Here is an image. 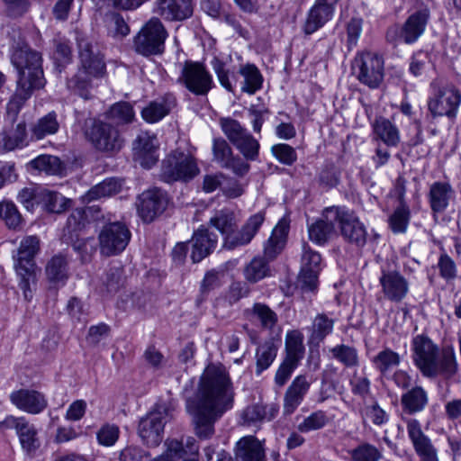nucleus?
Segmentation results:
<instances>
[{"mask_svg": "<svg viewBox=\"0 0 461 461\" xmlns=\"http://www.w3.org/2000/svg\"><path fill=\"white\" fill-rule=\"evenodd\" d=\"M231 382L222 366H209L201 378L194 398L186 401L196 436L207 439L214 434V424L232 407Z\"/></svg>", "mask_w": 461, "mask_h": 461, "instance_id": "f257e3e1", "label": "nucleus"}, {"mask_svg": "<svg viewBox=\"0 0 461 461\" xmlns=\"http://www.w3.org/2000/svg\"><path fill=\"white\" fill-rule=\"evenodd\" d=\"M0 218L5 221L9 229L17 230L23 224L22 215L13 202L0 203Z\"/></svg>", "mask_w": 461, "mask_h": 461, "instance_id": "680f3d73", "label": "nucleus"}, {"mask_svg": "<svg viewBox=\"0 0 461 461\" xmlns=\"http://www.w3.org/2000/svg\"><path fill=\"white\" fill-rule=\"evenodd\" d=\"M428 403V393L421 385H415L408 389L401 396L402 411L409 415H414L423 411Z\"/></svg>", "mask_w": 461, "mask_h": 461, "instance_id": "f704fd0d", "label": "nucleus"}, {"mask_svg": "<svg viewBox=\"0 0 461 461\" xmlns=\"http://www.w3.org/2000/svg\"><path fill=\"white\" fill-rule=\"evenodd\" d=\"M69 260L62 253L52 256L45 266V275L54 287L64 286L69 278Z\"/></svg>", "mask_w": 461, "mask_h": 461, "instance_id": "473e14b6", "label": "nucleus"}, {"mask_svg": "<svg viewBox=\"0 0 461 461\" xmlns=\"http://www.w3.org/2000/svg\"><path fill=\"white\" fill-rule=\"evenodd\" d=\"M212 150L213 161L222 168L234 156L231 147L223 138L213 139Z\"/></svg>", "mask_w": 461, "mask_h": 461, "instance_id": "0e129e2a", "label": "nucleus"}, {"mask_svg": "<svg viewBox=\"0 0 461 461\" xmlns=\"http://www.w3.org/2000/svg\"><path fill=\"white\" fill-rule=\"evenodd\" d=\"M106 118L114 123L116 127L127 125L135 120L133 106L128 102H117L113 104L105 113Z\"/></svg>", "mask_w": 461, "mask_h": 461, "instance_id": "c03bdc74", "label": "nucleus"}, {"mask_svg": "<svg viewBox=\"0 0 461 461\" xmlns=\"http://www.w3.org/2000/svg\"><path fill=\"white\" fill-rule=\"evenodd\" d=\"M238 73L244 79L243 82L240 83V89L242 92L249 95H254L257 91L261 89L263 77L256 65L251 63L241 65Z\"/></svg>", "mask_w": 461, "mask_h": 461, "instance_id": "4c0bfd02", "label": "nucleus"}, {"mask_svg": "<svg viewBox=\"0 0 461 461\" xmlns=\"http://www.w3.org/2000/svg\"><path fill=\"white\" fill-rule=\"evenodd\" d=\"M265 221V213L258 212L251 215L242 228L238 230L234 212L229 208L216 211L209 221L210 226L220 231L223 240V248L233 249L248 245L255 237Z\"/></svg>", "mask_w": 461, "mask_h": 461, "instance_id": "7ed1b4c3", "label": "nucleus"}, {"mask_svg": "<svg viewBox=\"0 0 461 461\" xmlns=\"http://www.w3.org/2000/svg\"><path fill=\"white\" fill-rule=\"evenodd\" d=\"M174 408L167 402H158L140 419L138 435L148 447H158L163 439L164 427L173 419Z\"/></svg>", "mask_w": 461, "mask_h": 461, "instance_id": "0eeeda50", "label": "nucleus"}, {"mask_svg": "<svg viewBox=\"0 0 461 461\" xmlns=\"http://www.w3.org/2000/svg\"><path fill=\"white\" fill-rule=\"evenodd\" d=\"M430 19V11L422 7L411 14L403 24L392 26L386 32L388 42L397 45L399 42L411 45L415 43L425 32Z\"/></svg>", "mask_w": 461, "mask_h": 461, "instance_id": "9d476101", "label": "nucleus"}, {"mask_svg": "<svg viewBox=\"0 0 461 461\" xmlns=\"http://www.w3.org/2000/svg\"><path fill=\"white\" fill-rule=\"evenodd\" d=\"M211 65L221 86L227 91L233 92L238 82L235 72H230V69L226 68L225 63L217 57L212 59Z\"/></svg>", "mask_w": 461, "mask_h": 461, "instance_id": "603ef678", "label": "nucleus"}, {"mask_svg": "<svg viewBox=\"0 0 461 461\" xmlns=\"http://www.w3.org/2000/svg\"><path fill=\"white\" fill-rule=\"evenodd\" d=\"M176 82L195 95H206L214 86L204 65L194 61L185 62Z\"/></svg>", "mask_w": 461, "mask_h": 461, "instance_id": "2eb2a0df", "label": "nucleus"}, {"mask_svg": "<svg viewBox=\"0 0 461 461\" xmlns=\"http://www.w3.org/2000/svg\"><path fill=\"white\" fill-rule=\"evenodd\" d=\"M86 139L101 152H118L124 145V139L118 128L111 122L90 120L84 130Z\"/></svg>", "mask_w": 461, "mask_h": 461, "instance_id": "1a4fd4ad", "label": "nucleus"}, {"mask_svg": "<svg viewBox=\"0 0 461 461\" xmlns=\"http://www.w3.org/2000/svg\"><path fill=\"white\" fill-rule=\"evenodd\" d=\"M374 139L381 140L387 147H396L401 140L400 131L389 119L377 117L372 123Z\"/></svg>", "mask_w": 461, "mask_h": 461, "instance_id": "e433bc0d", "label": "nucleus"}, {"mask_svg": "<svg viewBox=\"0 0 461 461\" xmlns=\"http://www.w3.org/2000/svg\"><path fill=\"white\" fill-rule=\"evenodd\" d=\"M200 172L195 158L181 151H173L161 164L160 179L165 183L187 182Z\"/></svg>", "mask_w": 461, "mask_h": 461, "instance_id": "9b49d317", "label": "nucleus"}, {"mask_svg": "<svg viewBox=\"0 0 461 461\" xmlns=\"http://www.w3.org/2000/svg\"><path fill=\"white\" fill-rule=\"evenodd\" d=\"M408 438L420 461H439L438 449L417 419L405 420Z\"/></svg>", "mask_w": 461, "mask_h": 461, "instance_id": "6ab92c4d", "label": "nucleus"}, {"mask_svg": "<svg viewBox=\"0 0 461 461\" xmlns=\"http://www.w3.org/2000/svg\"><path fill=\"white\" fill-rule=\"evenodd\" d=\"M272 154L282 164L286 166L293 165L297 159L295 149L285 143H279L272 146Z\"/></svg>", "mask_w": 461, "mask_h": 461, "instance_id": "774afa93", "label": "nucleus"}, {"mask_svg": "<svg viewBox=\"0 0 461 461\" xmlns=\"http://www.w3.org/2000/svg\"><path fill=\"white\" fill-rule=\"evenodd\" d=\"M157 138L148 132H142L133 142L135 159L146 168L151 167L158 160Z\"/></svg>", "mask_w": 461, "mask_h": 461, "instance_id": "c756f323", "label": "nucleus"}, {"mask_svg": "<svg viewBox=\"0 0 461 461\" xmlns=\"http://www.w3.org/2000/svg\"><path fill=\"white\" fill-rule=\"evenodd\" d=\"M222 276L223 272L215 269H211L205 273L200 285L199 295L196 299L197 305L203 303L212 291L221 286V277Z\"/></svg>", "mask_w": 461, "mask_h": 461, "instance_id": "864d4df0", "label": "nucleus"}, {"mask_svg": "<svg viewBox=\"0 0 461 461\" xmlns=\"http://www.w3.org/2000/svg\"><path fill=\"white\" fill-rule=\"evenodd\" d=\"M349 454L352 461H379L383 457L382 451L367 442L359 444Z\"/></svg>", "mask_w": 461, "mask_h": 461, "instance_id": "bf43d9fd", "label": "nucleus"}, {"mask_svg": "<svg viewBox=\"0 0 461 461\" xmlns=\"http://www.w3.org/2000/svg\"><path fill=\"white\" fill-rule=\"evenodd\" d=\"M120 437V428L116 424L104 423L96 432V439L99 445L113 447Z\"/></svg>", "mask_w": 461, "mask_h": 461, "instance_id": "338daca9", "label": "nucleus"}, {"mask_svg": "<svg viewBox=\"0 0 461 461\" xmlns=\"http://www.w3.org/2000/svg\"><path fill=\"white\" fill-rule=\"evenodd\" d=\"M354 68L357 79L370 88H376L384 79V60L375 53L367 51L356 57Z\"/></svg>", "mask_w": 461, "mask_h": 461, "instance_id": "a211bd4d", "label": "nucleus"}, {"mask_svg": "<svg viewBox=\"0 0 461 461\" xmlns=\"http://www.w3.org/2000/svg\"><path fill=\"white\" fill-rule=\"evenodd\" d=\"M28 145V135L25 122H19L10 129L0 132V153L23 149Z\"/></svg>", "mask_w": 461, "mask_h": 461, "instance_id": "72a5a7b5", "label": "nucleus"}, {"mask_svg": "<svg viewBox=\"0 0 461 461\" xmlns=\"http://www.w3.org/2000/svg\"><path fill=\"white\" fill-rule=\"evenodd\" d=\"M10 402L19 410L39 414L48 406L45 395L36 390L19 389L10 394Z\"/></svg>", "mask_w": 461, "mask_h": 461, "instance_id": "393cba45", "label": "nucleus"}, {"mask_svg": "<svg viewBox=\"0 0 461 461\" xmlns=\"http://www.w3.org/2000/svg\"><path fill=\"white\" fill-rule=\"evenodd\" d=\"M285 350L286 356L275 375V382L278 386H283L288 381L300 360L303 357L304 346L298 332L293 331L286 334Z\"/></svg>", "mask_w": 461, "mask_h": 461, "instance_id": "f3484780", "label": "nucleus"}, {"mask_svg": "<svg viewBox=\"0 0 461 461\" xmlns=\"http://www.w3.org/2000/svg\"><path fill=\"white\" fill-rule=\"evenodd\" d=\"M321 255L304 244L298 277V282L303 291H314L317 288L318 276L321 270Z\"/></svg>", "mask_w": 461, "mask_h": 461, "instance_id": "4be33fe9", "label": "nucleus"}, {"mask_svg": "<svg viewBox=\"0 0 461 461\" xmlns=\"http://www.w3.org/2000/svg\"><path fill=\"white\" fill-rule=\"evenodd\" d=\"M59 123L57 119V113L52 111L41 117L31 128L32 136L36 140H41L48 135L58 132Z\"/></svg>", "mask_w": 461, "mask_h": 461, "instance_id": "de8ad7c7", "label": "nucleus"}, {"mask_svg": "<svg viewBox=\"0 0 461 461\" xmlns=\"http://www.w3.org/2000/svg\"><path fill=\"white\" fill-rule=\"evenodd\" d=\"M278 347L273 339L266 340L256 350V374L259 375L274 362L277 355Z\"/></svg>", "mask_w": 461, "mask_h": 461, "instance_id": "a18cd8bd", "label": "nucleus"}, {"mask_svg": "<svg viewBox=\"0 0 461 461\" xmlns=\"http://www.w3.org/2000/svg\"><path fill=\"white\" fill-rule=\"evenodd\" d=\"M12 64L18 71L19 86L43 87L45 78L41 67V55L27 44H17L11 55Z\"/></svg>", "mask_w": 461, "mask_h": 461, "instance_id": "423d86ee", "label": "nucleus"}, {"mask_svg": "<svg viewBox=\"0 0 461 461\" xmlns=\"http://www.w3.org/2000/svg\"><path fill=\"white\" fill-rule=\"evenodd\" d=\"M88 224L87 217L84 209L77 208L74 210L67 219V223L64 228V238H72L75 235L80 234Z\"/></svg>", "mask_w": 461, "mask_h": 461, "instance_id": "4d7b16f0", "label": "nucleus"}, {"mask_svg": "<svg viewBox=\"0 0 461 461\" xmlns=\"http://www.w3.org/2000/svg\"><path fill=\"white\" fill-rule=\"evenodd\" d=\"M325 215L330 221H337L340 234L346 242L357 248H363L366 245V228L352 210L346 206L332 205Z\"/></svg>", "mask_w": 461, "mask_h": 461, "instance_id": "6e6552de", "label": "nucleus"}, {"mask_svg": "<svg viewBox=\"0 0 461 461\" xmlns=\"http://www.w3.org/2000/svg\"><path fill=\"white\" fill-rule=\"evenodd\" d=\"M271 276V267L264 257H255L243 268V276L249 284H256Z\"/></svg>", "mask_w": 461, "mask_h": 461, "instance_id": "58836bf2", "label": "nucleus"}, {"mask_svg": "<svg viewBox=\"0 0 461 461\" xmlns=\"http://www.w3.org/2000/svg\"><path fill=\"white\" fill-rule=\"evenodd\" d=\"M32 168L42 171L47 175H61L65 167L61 160L51 155H41L30 162Z\"/></svg>", "mask_w": 461, "mask_h": 461, "instance_id": "8fccbe9b", "label": "nucleus"}, {"mask_svg": "<svg viewBox=\"0 0 461 461\" xmlns=\"http://www.w3.org/2000/svg\"><path fill=\"white\" fill-rule=\"evenodd\" d=\"M122 185L116 178H106L95 185L82 196L83 203H91L104 197L112 196L120 192Z\"/></svg>", "mask_w": 461, "mask_h": 461, "instance_id": "37998d69", "label": "nucleus"}, {"mask_svg": "<svg viewBox=\"0 0 461 461\" xmlns=\"http://www.w3.org/2000/svg\"><path fill=\"white\" fill-rule=\"evenodd\" d=\"M131 239V232L125 222H105L98 233L100 253L106 257L117 256L125 250Z\"/></svg>", "mask_w": 461, "mask_h": 461, "instance_id": "ddd939ff", "label": "nucleus"}, {"mask_svg": "<svg viewBox=\"0 0 461 461\" xmlns=\"http://www.w3.org/2000/svg\"><path fill=\"white\" fill-rule=\"evenodd\" d=\"M176 105V97L172 93H166L151 101L141 111L142 119L149 123H155L166 117Z\"/></svg>", "mask_w": 461, "mask_h": 461, "instance_id": "2f4dec72", "label": "nucleus"}, {"mask_svg": "<svg viewBox=\"0 0 461 461\" xmlns=\"http://www.w3.org/2000/svg\"><path fill=\"white\" fill-rule=\"evenodd\" d=\"M41 240L36 235L24 237L18 247L13 252L14 267L20 278L19 287L23 291L27 301L32 297L30 287L31 278L34 276L36 267L35 257L40 252Z\"/></svg>", "mask_w": 461, "mask_h": 461, "instance_id": "39448f33", "label": "nucleus"}, {"mask_svg": "<svg viewBox=\"0 0 461 461\" xmlns=\"http://www.w3.org/2000/svg\"><path fill=\"white\" fill-rule=\"evenodd\" d=\"M379 285L384 298L393 302H402L409 294L410 284L398 270L381 268Z\"/></svg>", "mask_w": 461, "mask_h": 461, "instance_id": "aec40b11", "label": "nucleus"}, {"mask_svg": "<svg viewBox=\"0 0 461 461\" xmlns=\"http://www.w3.org/2000/svg\"><path fill=\"white\" fill-rule=\"evenodd\" d=\"M331 357L347 368H354L359 366V355L357 349L349 345L339 344L330 348Z\"/></svg>", "mask_w": 461, "mask_h": 461, "instance_id": "09e8293b", "label": "nucleus"}, {"mask_svg": "<svg viewBox=\"0 0 461 461\" xmlns=\"http://www.w3.org/2000/svg\"><path fill=\"white\" fill-rule=\"evenodd\" d=\"M70 203V200L55 191H50L41 187L40 196H38V206H41L45 211L53 213H60L66 210Z\"/></svg>", "mask_w": 461, "mask_h": 461, "instance_id": "79ce46f5", "label": "nucleus"}, {"mask_svg": "<svg viewBox=\"0 0 461 461\" xmlns=\"http://www.w3.org/2000/svg\"><path fill=\"white\" fill-rule=\"evenodd\" d=\"M278 412L279 405L276 402L250 404L241 413L242 424L257 426L266 421H271L277 416Z\"/></svg>", "mask_w": 461, "mask_h": 461, "instance_id": "c85d7f7f", "label": "nucleus"}, {"mask_svg": "<svg viewBox=\"0 0 461 461\" xmlns=\"http://www.w3.org/2000/svg\"><path fill=\"white\" fill-rule=\"evenodd\" d=\"M328 422L329 418L327 413L324 411L319 410L304 418L303 420L298 424L297 429L302 433H308L324 428Z\"/></svg>", "mask_w": 461, "mask_h": 461, "instance_id": "052dcab7", "label": "nucleus"}, {"mask_svg": "<svg viewBox=\"0 0 461 461\" xmlns=\"http://www.w3.org/2000/svg\"><path fill=\"white\" fill-rule=\"evenodd\" d=\"M336 6L323 1L315 0L306 14L302 30L305 35H312L328 22L332 20Z\"/></svg>", "mask_w": 461, "mask_h": 461, "instance_id": "b1692460", "label": "nucleus"}, {"mask_svg": "<svg viewBox=\"0 0 461 461\" xmlns=\"http://www.w3.org/2000/svg\"><path fill=\"white\" fill-rule=\"evenodd\" d=\"M436 268L439 276L446 282L453 281L457 276V267L453 258L445 251L440 253Z\"/></svg>", "mask_w": 461, "mask_h": 461, "instance_id": "69168bd1", "label": "nucleus"}, {"mask_svg": "<svg viewBox=\"0 0 461 461\" xmlns=\"http://www.w3.org/2000/svg\"><path fill=\"white\" fill-rule=\"evenodd\" d=\"M233 146L248 161H256L259 158V141L250 132L247 133Z\"/></svg>", "mask_w": 461, "mask_h": 461, "instance_id": "13d9d810", "label": "nucleus"}, {"mask_svg": "<svg viewBox=\"0 0 461 461\" xmlns=\"http://www.w3.org/2000/svg\"><path fill=\"white\" fill-rule=\"evenodd\" d=\"M410 219L411 211L408 204L398 205L389 217V227L394 234L404 233L407 230Z\"/></svg>", "mask_w": 461, "mask_h": 461, "instance_id": "6e6d98bb", "label": "nucleus"}, {"mask_svg": "<svg viewBox=\"0 0 461 461\" xmlns=\"http://www.w3.org/2000/svg\"><path fill=\"white\" fill-rule=\"evenodd\" d=\"M371 361L375 368L382 375L385 376L393 368L397 367L401 364L402 358L397 352L390 348H385L379 351Z\"/></svg>", "mask_w": 461, "mask_h": 461, "instance_id": "49530a36", "label": "nucleus"}, {"mask_svg": "<svg viewBox=\"0 0 461 461\" xmlns=\"http://www.w3.org/2000/svg\"><path fill=\"white\" fill-rule=\"evenodd\" d=\"M235 461H267L265 440L253 435L240 438L234 447Z\"/></svg>", "mask_w": 461, "mask_h": 461, "instance_id": "cd10ccee", "label": "nucleus"}, {"mask_svg": "<svg viewBox=\"0 0 461 461\" xmlns=\"http://www.w3.org/2000/svg\"><path fill=\"white\" fill-rule=\"evenodd\" d=\"M168 202L167 194L160 188L144 191L139 196V215L144 221L150 222L167 209Z\"/></svg>", "mask_w": 461, "mask_h": 461, "instance_id": "412c9836", "label": "nucleus"}, {"mask_svg": "<svg viewBox=\"0 0 461 461\" xmlns=\"http://www.w3.org/2000/svg\"><path fill=\"white\" fill-rule=\"evenodd\" d=\"M413 365L422 376L434 379L449 378L457 371L456 355L452 347L440 348L429 336L418 334L411 342Z\"/></svg>", "mask_w": 461, "mask_h": 461, "instance_id": "f03ea898", "label": "nucleus"}, {"mask_svg": "<svg viewBox=\"0 0 461 461\" xmlns=\"http://www.w3.org/2000/svg\"><path fill=\"white\" fill-rule=\"evenodd\" d=\"M456 193L449 182L436 181L429 185L428 203L434 217L446 212L455 200Z\"/></svg>", "mask_w": 461, "mask_h": 461, "instance_id": "bb28decb", "label": "nucleus"}, {"mask_svg": "<svg viewBox=\"0 0 461 461\" xmlns=\"http://www.w3.org/2000/svg\"><path fill=\"white\" fill-rule=\"evenodd\" d=\"M16 93L8 102L6 110L9 114L13 116H16L20 112L21 108L23 106L25 101L31 96L32 90L40 89L41 87H36L33 86H19Z\"/></svg>", "mask_w": 461, "mask_h": 461, "instance_id": "e2e57ef3", "label": "nucleus"}, {"mask_svg": "<svg viewBox=\"0 0 461 461\" xmlns=\"http://www.w3.org/2000/svg\"><path fill=\"white\" fill-rule=\"evenodd\" d=\"M167 32L158 17L150 18L134 37L135 50L143 55L161 54L165 49Z\"/></svg>", "mask_w": 461, "mask_h": 461, "instance_id": "f8f14e48", "label": "nucleus"}, {"mask_svg": "<svg viewBox=\"0 0 461 461\" xmlns=\"http://www.w3.org/2000/svg\"><path fill=\"white\" fill-rule=\"evenodd\" d=\"M335 320L328 314L318 313L312 320L310 327V341L319 345L333 331Z\"/></svg>", "mask_w": 461, "mask_h": 461, "instance_id": "ea45409f", "label": "nucleus"}, {"mask_svg": "<svg viewBox=\"0 0 461 461\" xmlns=\"http://www.w3.org/2000/svg\"><path fill=\"white\" fill-rule=\"evenodd\" d=\"M219 123L223 134L232 145L249 132L239 121L231 117H222Z\"/></svg>", "mask_w": 461, "mask_h": 461, "instance_id": "5fc2aeb1", "label": "nucleus"}, {"mask_svg": "<svg viewBox=\"0 0 461 461\" xmlns=\"http://www.w3.org/2000/svg\"><path fill=\"white\" fill-rule=\"evenodd\" d=\"M153 12L168 22H182L193 15V0H156Z\"/></svg>", "mask_w": 461, "mask_h": 461, "instance_id": "5701e85b", "label": "nucleus"}, {"mask_svg": "<svg viewBox=\"0 0 461 461\" xmlns=\"http://www.w3.org/2000/svg\"><path fill=\"white\" fill-rule=\"evenodd\" d=\"M253 319L260 322L263 329L272 330L277 322L276 313L267 304L255 303L251 309L247 310Z\"/></svg>", "mask_w": 461, "mask_h": 461, "instance_id": "3c124183", "label": "nucleus"}, {"mask_svg": "<svg viewBox=\"0 0 461 461\" xmlns=\"http://www.w3.org/2000/svg\"><path fill=\"white\" fill-rule=\"evenodd\" d=\"M287 227L284 224H277L264 245V255L269 259H275L285 248L287 237Z\"/></svg>", "mask_w": 461, "mask_h": 461, "instance_id": "a19ab883", "label": "nucleus"}, {"mask_svg": "<svg viewBox=\"0 0 461 461\" xmlns=\"http://www.w3.org/2000/svg\"><path fill=\"white\" fill-rule=\"evenodd\" d=\"M191 258L194 263H199L212 254L218 245V235L210 231L207 227L201 226L192 236Z\"/></svg>", "mask_w": 461, "mask_h": 461, "instance_id": "a878e982", "label": "nucleus"}, {"mask_svg": "<svg viewBox=\"0 0 461 461\" xmlns=\"http://www.w3.org/2000/svg\"><path fill=\"white\" fill-rule=\"evenodd\" d=\"M311 383L305 375H297L287 387L284 395V413L290 415L303 402L310 389Z\"/></svg>", "mask_w": 461, "mask_h": 461, "instance_id": "7c9ffc66", "label": "nucleus"}, {"mask_svg": "<svg viewBox=\"0 0 461 461\" xmlns=\"http://www.w3.org/2000/svg\"><path fill=\"white\" fill-rule=\"evenodd\" d=\"M461 104V93L452 84L435 87L428 100V110L432 117L446 116L455 121Z\"/></svg>", "mask_w": 461, "mask_h": 461, "instance_id": "4468645a", "label": "nucleus"}, {"mask_svg": "<svg viewBox=\"0 0 461 461\" xmlns=\"http://www.w3.org/2000/svg\"><path fill=\"white\" fill-rule=\"evenodd\" d=\"M81 68L77 73L67 81L69 90L87 100L91 98L92 88L90 77H101L105 72V63L103 56L88 40L80 39L77 41Z\"/></svg>", "mask_w": 461, "mask_h": 461, "instance_id": "20e7f679", "label": "nucleus"}, {"mask_svg": "<svg viewBox=\"0 0 461 461\" xmlns=\"http://www.w3.org/2000/svg\"><path fill=\"white\" fill-rule=\"evenodd\" d=\"M329 206L323 209L321 217L312 224H308L309 239L317 245H325L335 232L337 221H330L326 218V212L331 209Z\"/></svg>", "mask_w": 461, "mask_h": 461, "instance_id": "c9c22d12", "label": "nucleus"}, {"mask_svg": "<svg viewBox=\"0 0 461 461\" xmlns=\"http://www.w3.org/2000/svg\"><path fill=\"white\" fill-rule=\"evenodd\" d=\"M0 429H15L22 449L29 456H35L41 447V442L37 428L24 417L9 415L0 421Z\"/></svg>", "mask_w": 461, "mask_h": 461, "instance_id": "dca6fc26", "label": "nucleus"}]
</instances>
